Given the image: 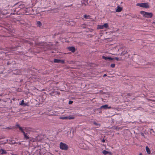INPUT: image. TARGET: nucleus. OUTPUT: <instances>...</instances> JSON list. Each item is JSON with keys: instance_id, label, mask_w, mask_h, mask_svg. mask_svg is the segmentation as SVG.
Returning a JSON list of instances; mask_svg holds the SVG:
<instances>
[{"instance_id": "nucleus-1", "label": "nucleus", "mask_w": 155, "mask_h": 155, "mask_svg": "<svg viewBox=\"0 0 155 155\" xmlns=\"http://www.w3.org/2000/svg\"><path fill=\"white\" fill-rule=\"evenodd\" d=\"M140 13L143 17L147 18H151L153 15V13L151 12H148L143 11H140Z\"/></svg>"}, {"instance_id": "nucleus-2", "label": "nucleus", "mask_w": 155, "mask_h": 155, "mask_svg": "<svg viewBox=\"0 0 155 155\" xmlns=\"http://www.w3.org/2000/svg\"><path fill=\"white\" fill-rule=\"evenodd\" d=\"M60 148L61 150H67L68 147L67 144L61 142L60 143Z\"/></svg>"}, {"instance_id": "nucleus-3", "label": "nucleus", "mask_w": 155, "mask_h": 155, "mask_svg": "<svg viewBox=\"0 0 155 155\" xmlns=\"http://www.w3.org/2000/svg\"><path fill=\"white\" fill-rule=\"evenodd\" d=\"M137 6H139L140 7L145 8H148L149 7V5L148 3H137L136 5Z\"/></svg>"}, {"instance_id": "nucleus-4", "label": "nucleus", "mask_w": 155, "mask_h": 155, "mask_svg": "<svg viewBox=\"0 0 155 155\" xmlns=\"http://www.w3.org/2000/svg\"><path fill=\"white\" fill-rule=\"evenodd\" d=\"M20 130L21 131V132L23 134V135L24 136V138L25 140H28L29 138V136L27 135V133L26 134L24 131V129L22 130L21 128L20 127Z\"/></svg>"}, {"instance_id": "nucleus-5", "label": "nucleus", "mask_w": 155, "mask_h": 155, "mask_svg": "<svg viewBox=\"0 0 155 155\" xmlns=\"http://www.w3.org/2000/svg\"><path fill=\"white\" fill-rule=\"evenodd\" d=\"M101 108H104V109H111V107L110 106L108 107V106L107 104H105L104 105L102 106L101 107Z\"/></svg>"}, {"instance_id": "nucleus-6", "label": "nucleus", "mask_w": 155, "mask_h": 155, "mask_svg": "<svg viewBox=\"0 0 155 155\" xmlns=\"http://www.w3.org/2000/svg\"><path fill=\"white\" fill-rule=\"evenodd\" d=\"M102 153L105 155L107 154H109L110 155H112V153L111 152L107 151L106 150H103L102 151Z\"/></svg>"}, {"instance_id": "nucleus-7", "label": "nucleus", "mask_w": 155, "mask_h": 155, "mask_svg": "<svg viewBox=\"0 0 155 155\" xmlns=\"http://www.w3.org/2000/svg\"><path fill=\"white\" fill-rule=\"evenodd\" d=\"M58 114L57 111H53L52 112H51V114H49L50 115L52 116H56Z\"/></svg>"}, {"instance_id": "nucleus-8", "label": "nucleus", "mask_w": 155, "mask_h": 155, "mask_svg": "<svg viewBox=\"0 0 155 155\" xmlns=\"http://www.w3.org/2000/svg\"><path fill=\"white\" fill-rule=\"evenodd\" d=\"M69 49L70 51L72 52H74L75 51V48L73 47H69Z\"/></svg>"}, {"instance_id": "nucleus-9", "label": "nucleus", "mask_w": 155, "mask_h": 155, "mask_svg": "<svg viewBox=\"0 0 155 155\" xmlns=\"http://www.w3.org/2000/svg\"><path fill=\"white\" fill-rule=\"evenodd\" d=\"M145 149L147 153L148 154H150L151 153V151L149 147L147 146L146 147Z\"/></svg>"}, {"instance_id": "nucleus-10", "label": "nucleus", "mask_w": 155, "mask_h": 155, "mask_svg": "<svg viewBox=\"0 0 155 155\" xmlns=\"http://www.w3.org/2000/svg\"><path fill=\"white\" fill-rule=\"evenodd\" d=\"M122 8L119 6H118L116 10V12H120L122 10Z\"/></svg>"}, {"instance_id": "nucleus-11", "label": "nucleus", "mask_w": 155, "mask_h": 155, "mask_svg": "<svg viewBox=\"0 0 155 155\" xmlns=\"http://www.w3.org/2000/svg\"><path fill=\"white\" fill-rule=\"evenodd\" d=\"M102 58L103 59H105V60L109 59L110 60H113V58L110 57H106L104 56H103Z\"/></svg>"}, {"instance_id": "nucleus-12", "label": "nucleus", "mask_w": 155, "mask_h": 155, "mask_svg": "<svg viewBox=\"0 0 155 155\" xmlns=\"http://www.w3.org/2000/svg\"><path fill=\"white\" fill-rule=\"evenodd\" d=\"M1 153H0L1 154H6L7 153V152L5 150H4L3 149H1Z\"/></svg>"}, {"instance_id": "nucleus-13", "label": "nucleus", "mask_w": 155, "mask_h": 155, "mask_svg": "<svg viewBox=\"0 0 155 155\" xmlns=\"http://www.w3.org/2000/svg\"><path fill=\"white\" fill-rule=\"evenodd\" d=\"M104 27L103 26V25H97V29H104Z\"/></svg>"}, {"instance_id": "nucleus-14", "label": "nucleus", "mask_w": 155, "mask_h": 155, "mask_svg": "<svg viewBox=\"0 0 155 155\" xmlns=\"http://www.w3.org/2000/svg\"><path fill=\"white\" fill-rule=\"evenodd\" d=\"M67 117V119H69V120H71V119H74V117L73 116H69Z\"/></svg>"}, {"instance_id": "nucleus-15", "label": "nucleus", "mask_w": 155, "mask_h": 155, "mask_svg": "<svg viewBox=\"0 0 155 155\" xmlns=\"http://www.w3.org/2000/svg\"><path fill=\"white\" fill-rule=\"evenodd\" d=\"M37 25L38 26L40 27L41 25V23L40 21H38L37 22Z\"/></svg>"}, {"instance_id": "nucleus-16", "label": "nucleus", "mask_w": 155, "mask_h": 155, "mask_svg": "<svg viewBox=\"0 0 155 155\" xmlns=\"http://www.w3.org/2000/svg\"><path fill=\"white\" fill-rule=\"evenodd\" d=\"M60 60L56 59H54V62L57 63H60Z\"/></svg>"}, {"instance_id": "nucleus-17", "label": "nucleus", "mask_w": 155, "mask_h": 155, "mask_svg": "<svg viewBox=\"0 0 155 155\" xmlns=\"http://www.w3.org/2000/svg\"><path fill=\"white\" fill-rule=\"evenodd\" d=\"M93 123L96 126H98V127H100L101 126V124H100L97 123L95 121H94Z\"/></svg>"}, {"instance_id": "nucleus-18", "label": "nucleus", "mask_w": 155, "mask_h": 155, "mask_svg": "<svg viewBox=\"0 0 155 155\" xmlns=\"http://www.w3.org/2000/svg\"><path fill=\"white\" fill-rule=\"evenodd\" d=\"M103 26H104V28H107L109 27L108 24L107 23L104 24L103 25Z\"/></svg>"}, {"instance_id": "nucleus-19", "label": "nucleus", "mask_w": 155, "mask_h": 155, "mask_svg": "<svg viewBox=\"0 0 155 155\" xmlns=\"http://www.w3.org/2000/svg\"><path fill=\"white\" fill-rule=\"evenodd\" d=\"M16 127H18V128H19V129H20V127H21V129L22 130H23L24 129V128H25L24 127H21L19 126V125H18V124H16Z\"/></svg>"}, {"instance_id": "nucleus-20", "label": "nucleus", "mask_w": 155, "mask_h": 155, "mask_svg": "<svg viewBox=\"0 0 155 155\" xmlns=\"http://www.w3.org/2000/svg\"><path fill=\"white\" fill-rule=\"evenodd\" d=\"M60 119L62 120H66L67 119V117H61L59 118Z\"/></svg>"}, {"instance_id": "nucleus-21", "label": "nucleus", "mask_w": 155, "mask_h": 155, "mask_svg": "<svg viewBox=\"0 0 155 155\" xmlns=\"http://www.w3.org/2000/svg\"><path fill=\"white\" fill-rule=\"evenodd\" d=\"M84 18L86 19H89L90 18V16L89 15H85L84 16Z\"/></svg>"}, {"instance_id": "nucleus-22", "label": "nucleus", "mask_w": 155, "mask_h": 155, "mask_svg": "<svg viewBox=\"0 0 155 155\" xmlns=\"http://www.w3.org/2000/svg\"><path fill=\"white\" fill-rule=\"evenodd\" d=\"M24 103V100H22L21 102L19 104V105L21 106H22Z\"/></svg>"}, {"instance_id": "nucleus-23", "label": "nucleus", "mask_w": 155, "mask_h": 155, "mask_svg": "<svg viewBox=\"0 0 155 155\" xmlns=\"http://www.w3.org/2000/svg\"><path fill=\"white\" fill-rule=\"evenodd\" d=\"M28 103H25L24 104L22 105V106H23L24 107H25V106H28Z\"/></svg>"}, {"instance_id": "nucleus-24", "label": "nucleus", "mask_w": 155, "mask_h": 155, "mask_svg": "<svg viewBox=\"0 0 155 155\" xmlns=\"http://www.w3.org/2000/svg\"><path fill=\"white\" fill-rule=\"evenodd\" d=\"M115 66V64H112L110 65V67L112 68H114Z\"/></svg>"}, {"instance_id": "nucleus-25", "label": "nucleus", "mask_w": 155, "mask_h": 155, "mask_svg": "<svg viewBox=\"0 0 155 155\" xmlns=\"http://www.w3.org/2000/svg\"><path fill=\"white\" fill-rule=\"evenodd\" d=\"M18 71L19 72L17 74H21V70H18Z\"/></svg>"}, {"instance_id": "nucleus-26", "label": "nucleus", "mask_w": 155, "mask_h": 155, "mask_svg": "<svg viewBox=\"0 0 155 155\" xmlns=\"http://www.w3.org/2000/svg\"><path fill=\"white\" fill-rule=\"evenodd\" d=\"M24 5H22L21 4L20 5H19V8H24L25 7V6H23Z\"/></svg>"}, {"instance_id": "nucleus-27", "label": "nucleus", "mask_w": 155, "mask_h": 155, "mask_svg": "<svg viewBox=\"0 0 155 155\" xmlns=\"http://www.w3.org/2000/svg\"><path fill=\"white\" fill-rule=\"evenodd\" d=\"M60 63H61L63 64L64 63V61L63 60H60Z\"/></svg>"}, {"instance_id": "nucleus-28", "label": "nucleus", "mask_w": 155, "mask_h": 155, "mask_svg": "<svg viewBox=\"0 0 155 155\" xmlns=\"http://www.w3.org/2000/svg\"><path fill=\"white\" fill-rule=\"evenodd\" d=\"M73 103V101H70L69 102V104H71Z\"/></svg>"}, {"instance_id": "nucleus-29", "label": "nucleus", "mask_w": 155, "mask_h": 155, "mask_svg": "<svg viewBox=\"0 0 155 155\" xmlns=\"http://www.w3.org/2000/svg\"><path fill=\"white\" fill-rule=\"evenodd\" d=\"M141 135L142 136H143V137H144V134H143V133H141Z\"/></svg>"}, {"instance_id": "nucleus-30", "label": "nucleus", "mask_w": 155, "mask_h": 155, "mask_svg": "<svg viewBox=\"0 0 155 155\" xmlns=\"http://www.w3.org/2000/svg\"><path fill=\"white\" fill-rule=\"evenodd\" d=\"M115 60H117V61H118V59H119V58H118L116 57V58H115Z\"/></svg>"}, {"instance_id": "nucleus-31", "label": "nucleus", "mask_w": 155, "mask_h": 155, "mask_svg": "<svg viewBox=\"0 0 155 155\" xmlns=\"http://www.w3.org/2000/svg\"><path fill=\"white\" fill-rule=\"evenodd\" d=\"M102 142H103V143H104V142H105V140L104 139H103L102 140Z\"/></svg>"}, {"instance_id": "nucleus-32", "label": "nucleus", "mask_w": 155, "mask_h": 155, "mask_svg": "<svg viewBox=\"0 0 155 155\" xmlns=\"http://www.w3.org/2000/svg\"><path fill=\"white\" fill-rule=\"evenodd\" d=\"M24 41L25 42V43L28 42V41L27 40H25Z\"/></svg>"}, {"instance_id": "nucleus-33", "label": "nucleus", "mask_w": 155, "mask_h": 155, "mask_svg": "<svg viewBox=\"0 0 155 155\" xmlns=\"http://www.w3.org/2000/svg\"><path fill=\"white\" fill-rule=\"evenodd\" d=\"M106 76H107V74H104L103 76L104 77H105Z\"/></svg>"}, {"instance_id": "nucleus-34", "label": "nucleus", "mask_w": 155, "mask_h": 155, "mask_svg": "<svg viewBox=\"0 0 155 155\" xmlns=\"http://www.w3.org/2000/svg\"><path fill=\"white\" fill-rule=\"evenodd\" d=\"M6 129H11L12 128H11L10 127H8L6 128Z\"/></svg>"}, {"instance_id": "nucleus-35", "label": "nucleus", "mask_w": 155, "mask_h": 155, "mask_svg": "<svg viewBox=\"0 0 155 155\" xmlns=\"http://www.w3.org/2000/svg\"><path fill=\"white\" fill-rule=\"evenodd\" d=\"M139 155H142V154L141 153H140V154H139Z\"/></svg>"}, {"instance_id": "nucleus-36", "label": "nucleus", "mask_w": 155, "mask_h": 155, "mask_svg": "<svg viewBox=\"0 0 155 155\" xmlns=\"http://www.w3.org/2000/svg\"><path fill=\"white\" fill-rule=\"evenodd\" d=\"M29 43L30 44H31V42H29Z\"/></svg>"}, {"instance_id": "nucleus-37", "label": "nucleus", "mask_w": 155, "mask_h": 155, "mask_svg": "<svg viewBox=\"0 0 155 155\" xmlns=\"http://www.w3.org/2000/svg\"><path fill=\"white\" fill-rule=\"evenodd\" d=\"M12 155H17L12 154Z\"/></svg>"}, {"instance_id": "nucleus-38", "label": "nucleus", "mask_w": 155, "mask_h": 155, "mask_svg": "<svg viewBox=\"0 0 155 155\" xmlns=\"http://www.w3.org/2000/svg\"><path fill=\"white\" fill-rule=\"evenodd\" d=\"M0 150H1V149H0ZM1 153V150H0V153Z\"/></svg>"}]
</instances>
